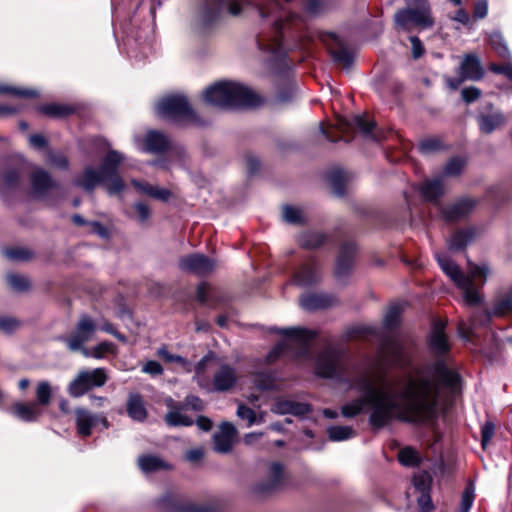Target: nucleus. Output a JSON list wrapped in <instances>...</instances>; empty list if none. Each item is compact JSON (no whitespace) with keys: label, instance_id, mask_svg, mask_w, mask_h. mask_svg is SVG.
<instances>
[{"label":"nucleus","instance_id":"1","mask_svg":"<svg viewBox=\"0 0 512 512\" xmlns=\"http://www.w3.org/2000/svg\"><path fill=\"white\" fill-rule=\"evenodd\" d=\"M349 368L344 352L334 346L326 347L315 361L317 376L345 383L349 389L362 393L342 406L343 417L354 418L369 408V423L375 429L383 428L393 419L415 424L432 421L439 385L454 391L459 383L458 373L448 368L443 359L417 369L414 374L380 375L375 380L366 371L350 374Z\"/></svg>","mask_w":512,"mask_h":512},{"label":"nucleus","instance_id":"2","mask_svg":"<svg viewBox=\"0 0 512 512\" xmlns=\"http://www.w3.org/2000/svg\"><path fill=\"white\" fill-rule=\"evenodd\" d=\"M250 5L258 9L261 17L273 19L269 31L257 35L258 49L267 54V62H281L287 55L282 45L287 23L296 17L299 8L317 14L322 10L323 3L321 0H205L200 7L199 17L203 25H209L224 11L238 16Z\"/></svg>","mask_w":512,"mask_h":512},{"label":"nucleus","instance_id":"3","mask_svg":"<svg viewBox=\"0 0 512 512\" xmlns=\"http://www.w3.org/2000/svg\"><path fill=\"white\" fill-rule=\"evenodd\" d=\"M123 160L122 153L110 150L104 157L100 169L86 167L74 184L88 192L93 191L98 185H103L109 195H118L125 189V183L118 174V167Z\"/></svg>","mask_w":512,"mask_h":512},{"label":"nucleus","instance_id":"4","mask_svg":"<svg viewBox=\"0 0 512 512\" xmlns=\"http://www.w3.org/2000/svg\"><path fill=\"white\" fill-rule=\"evenodd\" d=\"M435 258L442 271L454 282V284L462 291L463 299L466 304L474 306L481 302L479 289L474 281L479 279L481 286L486 282L490 269L486 263L480 265L469 263L468 275L463 274L457 264L446 254L436 252Z\"/></svg>","mask_w":512,"mask_h":512},{"label":"nucleus","instance_id":"5","mask_svg":"<svg viewBox=\"0 0 512 512\" xmlns=\"http://www.w3.org/2000/svg\"><path fill=\"white\" fill-rule=\"evenodd\" d=\"M205 102L220 109L256 107L260 97L249 87L234 81H219L203 92Z\"/></svg>","mask_w":512,"mask_h":512},{"label":"nucleus","instance_id":"6","mask_svg":"<svg viewBox=\"0 0 512 512\" xmlns=\"http://www.w3.org/2000/svg\"><path fill=\"white\" fill-rule=\"evenodd\" d=\"M410 7L398 10L394 21L397 28L410 32L413 28L429 29L434 25L428 0H406Z\"/></svg>","mask_w":512,"mask_h":512},{"label":"nucleus","instance_id":"7","mask_svg":"<svg viewBox=\"0 0 512 512\" xmlns=\"http://www.w3.org/2000/svg\"><path fill=\"white\" fill-rule=\"evenodd\" d=\"M157 115L175 122H196L197 116L187 98L183 95H170L162 98L155 106Z\"/></svg>","mask_w":512,"mask_h":512},{"label":"nucleus","instance_id":"8","mask_svg":"<svg viewBox=\"0 0 512 512\" xmlns=\"http://www.w3.org/2000/svg\"><path fill=\"white\" fill-rule=\"evenodd\" d=\"M107 374L104 368L82 370L69 383L67 391L71 397L79 398L94 387H102L107 382Z\"/></svg>","mask_w":512,"mask_h":512},{"label":"nucleus","instance_id":"9","mask_svg":"<svg viewBox=\"0 0 512 512\" xmlns=\"http://www.w3.org/2000/svg\"><path fill=\"white\" fill-rule=\"evenodd\" d=\"M98 328L90 316L81 315L74 331L65 339L66 345L71 351H78L82 345L93 339Z\"/></svg>","mask_w":512,"mask_h":512},{"label":"nucleus","instance_id":"10","mask_svg":"<svg viewBox=\"0 0 512 512\" xmlns=\"http://www.w3.org/2000/svg\"><path fill=\"white\" fill-rule=\"evenodd\" d=\"M75 423L77 432L82 437L91 435L92 429L97 424H101L104 429L109 427L108 420L104 414H95L82 407L75 409Z\"/></svg>","mask_w":512,"mask_h":512},{"label":"nucleus","instance_id":"11","mask_svg":"<svg viewBox=\"0 0 512 512\" xmlns=\"http://www.w3.org/2000/svg\"><path fill=\"white\" fill-rule=\"evenodd\" d=\"M179 267L185 272L205 276L215 269L216 263L203 254L195 253L180 258Z\"/></svg>","mask_w":512,"mask_h":512},{"label":"nucleus","instance_id":"12","mask_svg":"<svg viewBox=\"0 0 512 512\" xmlns=\"http://www.w3.org/2000/svg\"><path fill=\"white\" fill-rule=\"evenodd\" d=\"M321 40L328 46L329 53L335 63L346 68L352 64V52L344 47L342 40L336 34L325 33L321 35Z\"/></svg>","mask_w":512,"mask_h":512},{"label":"nucleus","instance_id":"13","mask_svg":"<svg viewBox=\"0 0 512 512\" xmlns=\"http://www.w3.org/2000/svg\"><path fill=\"white\" fill-rule=\"evenodd\" d=\"M284 484V468L280 463L273 462L269 466L267 479L256 484L254 492L258 495H268L281 489Z\"/></svg>","mask_w":512,"mask_h":512},{"label":"nucleus","instance_id":"14","mask_svg":"<svg viewBox=\"0 0 512 512\" xmlns=\"http://www.w3.org/2000/svg\"><path fill=\"white\" fill-rule=\"evenodd\" d=\"M445 326L446 324L442 320H435L429 335L430 350L438 357L445 356L450 350Z\"/></svg>","mask_w":512,"mask_h":512},{"label":"nucleus","instance_id":"15","mask_svg":"<svg viewBox=\"0 0 512 512\" xmlns=\"http://www.w3.org/2000/svg\"><path fill=\"white\" fill-rule=\"evenodd\" d=\"M321 274L315 260L300 265L293 274L292 281L299 287H308L319 282Z\"/></svg>","mask_w":512,"mask_h":512},{"label":"nucleus","instance_id":"16","mask_svg":"<svg viewBox=\"0 0 512 512\" xmlns=\"http://www.w3.org/2000/svg\"><path fill=\"white\" fill-rule=\"evenodd\" d=\"M238 379L235 368L228 364H223L214 373L212 387L208 390L215 392H225L234 387Z\"/></svg>","mask_w":512,"mask_h":512},{"label":"nucleus","instance_id":"17","mask_svg":"<svg viewBox=\"0 0 512 512\" xmlns=\"http://www.w3.org/2000/svg\"><path fill=\"white\" fill-rule=\"evenodd\" d=\"M458 75L465 80L479 81L484 76V68L476 54H466L463 56L458 68Z\"/></svg>","mask_w":512,"mask_h":512},{"label":"nucleus","instance_id":"18","mask_svg":"<svg viewBox=\"0 0 512 512\" xmlns=\"http://www.w3.org/2000/svg\"><path fill=\"white\" fill-rule=\"evenodd\" d=\"M237 430L230 422H223L213 436L214 450L218 453L231 451Z\"/></svg>","mask_w":512,"mask_h":512},{"label":"nucleus","instance_id":"19","mask_svg":"<svg viewBox=\"0 0 512 512\" xmlns=\"http://www.w3.org/2000/svg\"><path fill=\"white\" fill-rule=\"evenodd\" d=\"M340 125L343 130L356 127L366 138H370L374 141H381L384 138V135L376 130L375 122L367 119L363 115H355L350 121H341Z\"/></svg>","mask_w":512,"mask_h":512},{"label":"nucleus","instance_id":"20","mask_svg":"<svg viewBox=\"0 0 512 512\" xmlns=\"http://www.w3.org/2000/svg\"><path fill=\"white\" fill-rule=\"evenodd\" d=\"M355 251L356 245L353 242H345L341 246L335 268V275L339 280L349 274L353 265Z\"/></svg>","mask_w":512,"mask_h":512},{"label":"nucleus","instance_id":"21","mask_svg":"<svg viewBox=\"0 0 512 512\" xmlns=\"http://www.w3.org/2000/svg\"><path fill=\"white\" fill-rule=\"evenodd\" d=\"M491 315L488 311H476L473 313L469 323L460 322L458 332L461 338L469 341L474 336V331L477 327L486 326L490 322Z\"/></svg>","mask_w":512,"mask_h":512},{"label":"nucleus","instance_id":"22","mask_svg":"<svg viewBox=\"0 0 512 512\" xmlns=\"http://www.w3.org/2000/svg\"><path fill=\"white\" fill-rule=\"evenodd\" d=\"M476 205L473 199L465 198L442 210L443 218L446 221H458L472 212Z\"/></svg>","mask_w":512,"mask_h":512},{"label":"nucleus","instance_id":"23","mask_svg":"<svg viewBox=\"0 0 512 512\" xmlns=\"http://www.w3.org/2000/svg\"><path fill=\"white\" fill-rule=\"evenodd\" d=\"M31 186L34 196L41 198L48 190L55 186V182L48 172L37 168L31 175Z\"/></svg>","mask_w":512,"mask_h":512},{"label":"nucleus","instance_id":"24","mask_svg":"<svg viewBox=\"0 0 512 512\" xmlns=\"http://www.w3.org/2000/svg\"><path fill=\"white\" fill-rule=\"evenodd\" d=\"M277 332L291 340L297 345L308 350L309 343L317 336L316 331L301 327H292L286 329H277Z\"/></svg>","mask_w":512,"mask_h":512},{"label":"nucleus","instance_id":"25","mask_svg":"<svg viewBox=\"0 0 512 512\" xmlns=\"http://www.w3.org/2000/svg\"><path fill=\"white\" fill-rule=\"evenodd\" d=\"M11 411L15 417L24 422H34L42 415V409L36 402L15 403Z\"/></svg>","mask_w":512,"mask_h":512},{"label":"nucleus","instance_id":"26","mask_svg":"<svg viewBox=\"0 0 512 512\" xmlns=\"http://www.w3.org/2000/svg\"><path fill=\"white\" fill-rule=\"evenodd\" d=\"M336 299L328 294H305L300 298V305L305 310H317L334 305Z\"/></svg>","mask_w":512,"mask_h":512},{"label":"nucleus","instance_id":"27","mask_svg":"<svg viewBox=\"0 0 512 512\" xmlns=\"http://www.w3.org/2000/svg\"><path fill=\"white\" fill-rule=\"evenodd\" d=\"M159 504L166 512H207V509L202 506L183 505L176 496L171 494L163 496Z\"/></svg>","mask_w":512,"mask_h":512},{"label":"nucleus","instance_id":"28","mask_svg":"<svg viewBox=\"0 0 512 512\" xmlns=\"http://www.w3.org/2000/svg\"><path fill=\"white\" fill-rule=\"evenodd\" d=\"M131 183L138 193L147 195L157 200L167 201L171 195L168 189L154 186L148 182H141L133 179Z\"/></svg>","mask_w":512,"mask_h":512},{"label":"nucleus","instance_id":"29","mask_svg":"<svg viewBox=\"0 0 512 512\" xmlns=\"http://www.w3.org/2000/svg\"><path fill=\"white\" fill-rule=\"evenodd\" d=\"M127 413L135 421L142 422L147 417V411L141 395L132 393L129 395L126 405Z\"/></svg>","mask_w":512,"mask_h":512},{"label":"nucleus","instance_id":"30","mask_svg":"<svg viewBox=\"0 0 512 512\" xmlns=\"http://www.w3.org/2000/svg\"><path fill=\"white\" fill-rule=\"evenodd\" d=\"M169 139L158 131H149L145 137V151L160 153L169 148Z\"/></svg>","mask_w":512,"mask_h":512},{"label":"nucleus","instance_id":"31","mask_svg":"<svg viewBox=\"0 0 512 512\" xmlns=\"http://www.w3.org/2000/svg\"><path fill=\"white\" fill-rule=\"evenodd\" d=\"M505 116L502 112L496 111L491 114L480 115L478 125L482 133L490 134L505 123Z\"/></svg>","mask_w":512,"mask_h":512},{"label":"nucleus","instance_id":"32","mask_svg":"<svg viewBox=\"0 0 512 512\" xmlns=\"http://www.w3.org/2000/svg\"><path fill=\"white\" fill-rule=\"evenodd\" d=\"M420 193L427 201L437 200L444 194L442 179L425 180L420 186Z\"/></svg>","mask_w":512,"mask_h":512},{"label":"nucleus","instance_id":"33","mask_svg":"<svg viewBox=\"0 0 512 512\" xmlns=\"http://www.w3.org/2000/svg\"><path fill=\"white\" fill-rule=\"evenodd\" d=\"M21 170L19 168L5 171L0 177V195L16 189L19 185Z\"/></svg>","mask_w":512,"mask_h":512},{"label":"nucleus","instance_id":"34","mask_svg":"<svg viewBox=\"0 0 512 512\" xmlns=\"http://www.w3.org/2000/svg\"><path fill=\"white\" fill-rule=\"evenodd\" d=\"M473 229H464L456 231L449 239L448 246L452 251H459L465 248L474 238Z\"/></svg>","mask_w":512,"mask_h":512},{"label":"nucleus","instance_id":"35","mask_svg":"<svg viewBox=\"0 0 512 512\" xmlns=\"http://www.w3.org/2000/svg\"><path fill=\"white\" fill-rule=\"evenodd\" d=\"M138 465L145 473H150L162 469H169L170 466L161 458L154 455H142L138 458Z\"/></svg>","mask_w":512,"mask_h":512},{"label":"nucleus","instance_id":"36","mask_svg":"<svg viewBox=\"0 0 512 512\" xmlns=\"http://www.w3.org/2000/svg\"><path fill=\"white\" fill-rule=\"evenodd\" d=\"M275 411L285 414H293V415H306L311 409L308 404L298 403L294 401H281L276 404Z\"/></svg>","mask_w":512,"mask_h":512},{"label":"nucleus","instance_id":"37","mask_svg":"<svg viewBox=\"0 0 512 512\" xmlns=\"http://www.w3.org/2000/svg\"><path fill=\"white\" fill-rule=\"evenodd\" d=\"M38 111L50 117H64L74 112V108L66 104H47L38 107Z\"/></svg>","mask_w":512,"mask_h":512},{"label":"nucleus","instance_id":"38","mask_svg":"<svg viewBox=\"0 0 512 512\" xmlns=\"http://www.w3.org/2000/svg\"><path fill=\"white\" fill-rule=\"evenodd\" d=\"M217 292L206 283H201L197 287L196 299L201 303L209 306L217 304Z\"/></svg>","mask_w":512,"mask_h":512},{"label":"nucleus","instance_id":"39","mask_svg":"<svg viewBox=\"0 0 512 512\" xmlns=\"http://www.w3.org/2000/svg\"><path fill=\"white\" fill-rule=\"evenodd\" d=\"M326 240V236L319 232H305L299 236V244L306 249L320 247Z\"/></svg>","mask_w":512,"mask_h":512},{"label":"nucleus","instance_id":"40","mask_svg":"<svg viewBox=\"0 0 512 512\" xmlns=\"http://www.w3.org/2000/svg\"><path fill=\"white\" fill-rule=\"evenodd\" d=\"M512 313V290L500 296L494 303L492 314L504 316Z\"/></svg>","mask_w":512,"mask_h":512},{"label":"nucleus","instance_id":"41","mask_svg":"<svg viewBox=\"0 0 512 512\" xmlns=\"http://www.w3.org/2000/svg\"><path fill=\"white\" fill-rule=\"evenodd\" d=\"M327 434L332 441H344L355 436V431L350 426H330Z\"/></svg>","mask_w":512,"mask_h":512},{"label":"nucleus","instance_id":"42","mask_svg":"<svg viewBox=\"0 0 512 512\" xmlns=\"http://www.w3.org/2000/svg\"><path fill=\"white\" fill-rule=\"evenodd\" d=\"M0 94H10L17 98H36L39 96L37 90L14 87L9 85H0Z\"/></svg>","mask_w":512,"mask_h":512},{"label":"nucleus","instance_id":"43","mask_svg":"<svg viewBox=\"0 0 512 512\" xmlns=\"http://www.w3.org/2000/svg\"><path fill=\"white\" fill-rule=\"evenodd\" d=\"M432 478L426 471H419L414 474L412 484L419 493L430 492Z\"/></svg>","mask_w":512,"mask_h":512},{"label":"nucleus","instance_id":"44","mask_svg":"<svg viewBox=\"0 0 512 512\" xmlns=\"http://www.w3.org/2000/svg\"><path fill=\"white\" fill-rule=\"evenodd\" d=\"M489 44L491 47L504 59L510 58V52L503 39V36L499 32H494L489 36Z\"/></svg>","mask_w":512,"mask_h":512},{"label":"nucleus","instance_id":"45","mask_svg":"<svg viewBox=\"0 0 512 512\" xmlns=\"http://www.w3.org/2000/svg\"><path fill=\"white\" fill-rule=\"evenodd\" d=\"M398 460L402 465L412 467L419 464L420 456L415 449L405 447L399 451Z\"/></svg>","mask_w":512,"mask_h":512},{"label":"nucleus","instance_id":"46","mask_svg":"<svg viewBox=\"0 0 512 512\" xmlns=\"http://www.w3.org/2000/svg\"><path fill=\"white\" fill-rule=\"evenodd\" d=\"M165 420L169 426H191L194 423L191 417L181 413L178 410L170 411L167 413Z\"/></svg>","mask_w":512,"mask_h":512},{"label":"nucleus","instance_id":"47","mask_svg":"<svg viewBox=\"0 0 512 512\" xmlns=\"http://www.w3.org/2000/svg\"><path fill=\"white\" fill-rule=\"evenodd\" d=\"M51 386L47 381H40L36 387V398L38 406H47L51 401Z\"/></svg>","mask_w":512,"mask_h":512},{"label":"nucleus","instance_id":"48","mask_svg":"<svg viewBox=\"0 0 512 512\" xmlns=\"http://www.w3.org/2000/svg\"><path fill=\"white\" fill-rule=\"evenodd\" d=\"M284 221L290 224H300L304 221L303 212L300 208L285 205L282 209Z\"/></svg>","mask_w":512,"mask_h":512},{"label":"nucleus","instance_id":"49","mask_svg":"<svg viewBox=\"0 0 512 512\" xmlns=\"http://www.w3.org/2000/svg\"><path fill=\"white\" fill-rule=\"evenodd\" d=\"M6 279H7L8 285L13 290L18 291V292L26 291L30 287V282H29L28 278L23 275L10 273L7 275Z\"/></svg>","mask_w":512,"mask_h":512},{"label":"nucleus","instance_id":"50","mask_svg":"<svg viewBox=\"0 0 512 512\" xmlns=\"http://www.w3.org/2000/svg\"><path fill=\"white\" fill-rule=\"evenodd\" d=\"M329 182L335 195L341 197L345 193V174L342 171H333L329 175Z\"/></svg>","mask_w":512,"mask_h":512},{"label":"nucleus","instance_id":"51","mask_svg":"<svg viewBox=\"0 0 512 512\" xmlns=\"http://www.w3.org/2000/svg\"><path fill=\"white\" fill-rule=\"evenodd\" d=\"M475 498V487L472 483H469L464 489L461 495V501L459 506V512H469Z\"/></svg>","mask_w":512,"mask_h":512},{"label":"nucleus","instance_id":"52","mask_svg":"<svg viewBox=\"0 0 512 512\" xmlns=\"http://www.w3.org/2000/svg\"><path fill=\"white\" fill-rule=\"evenodd\" d=\"M254 385L259 390L275 388V378L272 373H257L254 375Z\"/></svg>","mask_w":512,"mask_h":512},{"label":"nucleus","instance_id":"53","mask_svg":"<svg viewBox=\"0 0 512 512\" xmlns=\"http://www.w3.org/2000/svg\"><path fill=\"white\" fill-rule=\"evenodd\" d=\"M401 307L394 304L389 307L384 317V325L387 329L395 328L400 322Z\"/></svg>","mask_w":512,"mask_h":512},{"label":"nucleus","instance_id":"54","mask_svg":"<svg viewBox=\"0 0 512 512\" xmlns=\"http://www.w3.org/2000/svg\"><path fill=\"white\" fill-rule=\"evenodd\" d=\"M465 165V161L460 157H454L448 161L443 169V175L448 177L458 176Z\"/></svg>","mask_w":512,"mask_h":512},{"label":"nucleus","instance_id":"55","mask_svg":"<svg viewBox=\"0 0 512 512\" xmlns=\"http://www.w3.org/2000/svg\"><path fill=\"white\" fill-rule=\"evenodd\" d=\"M296 92L297 88L295 83L289 80L284 87L279 89L277 93V100L281 103H287L295 97Z\"/></svg>","mask_w":512,"mask_h":512},{"label":"nucleus","instance_id":"56","mask_svg":"<svg viewBox=\"0 0 512 512\" xmlns=\"http://www.w3.org/2000/svg\"><path fill=\"white\" fill-rule=\"evenodd\" d=\"M4 255L13 261H26L31 258L29 250L24 248H7L3 250Z\"/></svg>","mask_w":512,"mask_h":512},{"label":"nucleus","instance_id":"57","mask_svg":"<svg viewBox=\"0 0 512 512\" xmlns=\"http://www.w3.org/2000/svg\"><path fill=\"white\" fill-rule=\"evenodd\" d=\"M47 161L52 166H54V167H56L58 169H61V170H66L69 167L68 159L62 153H54V152L50 151L48 153Z\"/></svg>","mask_w":512,"mask_h":512},{"label":"nucleus","instance_id":"58","mask_svg":"<svg viewBox=\"0 0 512 512\" xmlns=\"http://www.w3.org/2000/svg\"><path fill=\"white\" fill-rule=\"evenodd\" d=\"M19 325V321L13 317L0 316V330L4 333L10 334L14 332Z\"/></svg>","mask_w":512,"mask_h":512},{"label":"nucleus","instance_id":"59","mask_svg":"<svg viewBox=\"0 0 512 512\" xmlns=\"http://www.w3.org/2000/svg\"><path fill=\"white\" fill-rule=\"evenodd\" d=\"M236 414L239 418L247 420L248 426H251L256 422V413L254 410L243 404L238 406Z\"/></svg>","mask_w":512,"mask_h":512},{"label":"nucleus","instance_id":"60","mask_svg":"<svg viewBox=\"0 0 512 512\" xmlns=\"http://www.w3.org/2000/svg\"><path fill=\"white\" fill-rule=\"evenodd\" d=\"M440 147L441 141L436 138L425 139L421 141L419 144V150L424 154L437 151L438 149H440Z\"/></svg>","mask_w":512,"mask_h":512},{"label":"nucleus","instance_id":"61","mask_svg":"<svg viewBox=\"0 0 512 512\" xmlns=\"http://www.w3.org/2000/svg\"><path fill=\"white\" fill-rule=\"evenodd\" d=\"M462 99L466 103H471L477 100L481 96V91L477 87L470 86L466 87L461 91Z\"/></svg>","mask_w":512,"mask_h":512},{"label":"nucleus","instance_id":"62","mask_svg":"<svg viewBox=\"0 0 512 512\" xmlns=\"http://www.w3.org/2000/svg\"><path fill=\"white\" fill-rule=\"evenodd\" d=\"M114 345L111 342H101L93 347L94 358L101 359L107 353L112 352Z\"/></svg>","mask_w":512,"mask_h":512},{"label":"nucleus","instance_id":"63","mask_svg":"<svg viewBox=\"0 0 512 512\" xmlns=\"http://www.w3.org/2000/svg\"><path fill=\"white\" fill-rule=\"evenodd\" d=\"M488 13L487 0H477L474 4L473 16L475 19H483Z\"/></svg>","mask_w":512,"mask_h":512},{"label":"nucleus","instance_id":"64","mask_svg":"<svg viewBox=\"0 0 512 512\" xmlns=\"http://www.w3.org/2000/svg\"><path fill=\"white\" fill-rule=\"evenodd\" d=\"M418 505L420 507L421 512H431L433 509V504L430 497V492H422L418 497Z\"/></svg>","mask_w":512,"mask_h":512}]
</instances>
